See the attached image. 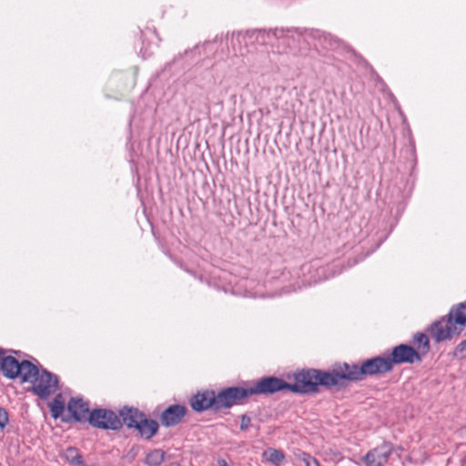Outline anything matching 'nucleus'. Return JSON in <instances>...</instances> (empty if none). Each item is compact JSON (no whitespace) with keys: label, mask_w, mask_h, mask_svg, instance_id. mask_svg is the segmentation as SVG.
I'll return each mask as SVG.
<instances>
[{"label":"nucleus","mask_w":466,"mask_h":466,"mask_svg":"<svg viewBox=\"0 0 466 466\" xmlns=\"http://www.w3.org/2000/svg\"><path fill=\"white\" fill-rule=\"evenodd\" d=\"M8 413L5 409L0 408V428L3 430L8 423Z\"/></svg>","instance_id":"5701e85b"},{"label":"nucleus","mask_w":466,"mask_h":466,"mask_svg":"<svg viewBox=\"0 0 466 466\" xmlns=\"http://www.w3.org/2000/svg\"><path fill=\"white\" fill-rule=\"evenodd\" d=\"M168 466H181V465L177 462H172Z\"/></svg>","instance_id":"a878e982"},{"label":"nucleus","mask_w":466,"mask_h":466,"mask_svg":"<svg viewBox=\"0 0 466 466\" xmlns=\"http://www.w3.org/2000/svg\"><path fill=\"white\" fill-rule=\"evenodd\" d=\"M414 341L418 345L419 348H421L424 352L429 350V339L427 335L423 333H418L414 336Z\"/></svg>","instance_id":"aec40b11"},{"label":"nucleus","mask_w":466,"mask_h":466,"mask_svg":"<svg viewBox=\"0 0 466 466\" xmlns=\"http://www.w3.org/2000/svg\"><path fill=\"white\" fill-rule=\"evenodd\" d=\"M123 422L128 428H136L139 421L145 417L143 413L137 409H123L120 411Z\"/></svg>","instance_id":"2eb2a0df"},{"label":"nucleus","mask_w":466,"mask_h":466,"mask_svg":"<svg viewBox=\"0 0 466 466\" xmlns=\"http://www.w3.org/2000/svg\"><path fill=\"white\" fill-rule=\"evenodd\" d=\"M64 455L67 461L76 465H83V461L77 449L69 447L65 451Z\"/></svg>","instance_id":"6ab92c4d"},{"label":"nucleus","mask_w":466,"mask_h":466,"mask_svg":"<svg viewBox=\"0 0 466 466\" xmlns=\"http://www.w3.org/2000/svg\"><path fill=\"white\" fill-rule=\"evenodd\" d=\"M249 394H272L283 390H289V383L275 377H266L248 387Z\"/></svg>","instance_id":"6e6552de"},{"label":"nucleus","mask_w":466,"mask_h":466,"mask_svg":"<svg viewBox=\"0 0 466 466\" xmlns=\"http://www.w3.org/2000/svg\"><path fill=\"white\" fill-rule=\"evenodd\" d=\"M186 414V408L182 405L175 404L167 408L160 416L161 423L166 427H171L178 424Z\"/></svg>","instance_id":"9b49d317"},{"label":"nucleus","mask_w":466,"mask_h":466,"mask_svg":"<svg viewBox=\"0 0 466 466\" xmlns=\"http://www.w3.org/2000/svg\"><path fill=\"white\" fill-rule=\"evenodd\" d=\"M34 370V364L28 360H18L12 356H4V351L0 350V371L9 379L20 378L22 382L29 380L31 372Z\"/></svg>","instance_id":"39448f33"},{"label":"nucleus","mask_w":466,"mask_h":466,"mask_svg":"<svg viewBox=\"0 0 466 466\" xmlns=\"http://www.w3.org/2000/svg\"><path fill=\"white\" fill-rule=\"evenodd\" d=\"M50 411L55 419L60 417L65 410V401L61 394L56 396L53 401L49 404Z\"/></svg>","instance_id":"a211bd4d"},{"label":"nucleus","mask_w":466,"mask_h":466,"mask_svg":"<svg viewBox=\"0 0 466 466\" xmlns=\"http://www.w3.org/2000/svg\"><path fill=\"white\" fill-rule=\"evenodd\" d=\"M0 466H2V464L0 463Z\"/></svg>","instance_id":"bb28decb"},{"label":"nucleus","mask_w":466,"mask_h":466,"mask_svg":"<svg viewBox=\"0 0 466 466\" xmlns=\"http://www.w3.org/2000/svg\"><path fill=\"white\" fill-rule=\"evenodd\" d=\"M299 458L305 463L306 466H320L318 460L310 456L309 453L302 452Z\"/></svg>","instance_id":"412c9836"},{"label":"nucleus","mask_w":466,"mask_h":466,"mask_svg":"<svg viewBox=\"0 0 466 466\" xmlns=\"http://www.w3.org/2000/svg\"><path fill=\"white\" fill-rule=\"evenodd\" d=\"M454 355L461 359L466 357V339L458 344L455 349Z\"/></svg>","instance_id":"4be33fe9"},{"label":"nucleus","mask_w":466,"mask_h":466,"mask_svg":"<svg viewBox=\"0 0 466 466\" xmlns=\"http://www.w3.org/2000/svg\"><path fill=\"white\" fill-rule=\"evenodd\" d=\"M218 466H229L226 460L224 459H218Z\"/></svg>","instance_id":"393cba45"},{"label":"nucleus","mask_w":466,"mask_h":466,"mask_svg":"<svg viewBox=\"0 0 466 466\" xmlns=\"http://www.w3.org/2000/svg\"><path fill=\"white\" fill-rule=\"evenodd\" d=\"M88 420L94 427L101 429L117 430L122 426V420L115 412L103 409L91 411Z\"/></svg>","instance_id":"423d86ee"},{"label":"nucleus","mask_w":466,"mask_h":466,"mask_svg":"<svg viewBox=\"0 0 466 466\" xmlns=\"http://www.w3.org/2000/svg\"><path fill=\"white\" fill-rule=\"evenodd\" d=\"M420 360L421 358L418 351L406 344H400L394 347L391 352V358H390L391 369L394 364L414 363Z\"/></svg>","instance_id":"9d476101"},{"label":"nucleus","mask_w":466,"mask_h":466,"mask_svg":"<svg viewBox=\"0 0 466 466\" xmlns=\"http://www.w3.org/2000/svg\"><path fill=\"white\" fill-rule=\"evenodd\" d=\"M30 377L29 380H25L24 382L31 383L32 392L43 400L55 394L58 390L57 376L46 370H40L35 364Z\"/></svg>","instance_id":"20e7f679"},{"label":"nucleus","mask_w":466,"mask_h":466,"mask_svg":"<svg viewBox=\"0 0 466 466\" xmlns=\"http://www.w3.org/2000/svg\"><path fill=\"white\" fill-rule=\"evenodd\" d=\"M339 369L341 380H361L366 376L383 374L392 370L389 357H376L367 360L360 367L344 363L339 365Z\"/></svg>","instance_id":"7ed1b4c3"},{"label":"nucleus","mask_w":466,"mask_h":466,"mask_svg":"<svg viewBox=\"0 0 466 466\" xmlns=\"http://www.w3.org/2000/svg\"><path fill=\"white\" fill-rule=\"evenodd\" d=\"M136 429H137L143 438L149 440L157 432L158 424L156 420H148L144 417L137 425Z\"/></svg>","instance_id":"4468645a"},{"label":"nucleus","mask_w":466,"mask_h":466,"mask_svg":"<svg viewBox=\"0 0 466 466\" xmlns=\"http://www.w3.org/2000/svg\"><path fill=\"white\" fill-rule=\"evenodd\" d=\"M393 446L389 442H384L380 446L370 450L362 458L365 466H384L392 454Z\"/></svg>","instance_id":"1a4fd4ad"},{"label":"nucleus","mask_w":466,"mask_h":466,"mask_svg":"<svg viewBox=\"0 0 466 466\" xmlns=\"http://www.w3.org/2000/svg\"><path fill=\"white\" fill-rule=\"evenodd\" d=\"M294 382L289 383V390L293 392L311 393L318 390L319 385L330 387L341 381L339 366L333 372H322L317 370H301L293 375Z\"/></svg>","instance_id":"f257e3e1"},{"label":"nucleus","mask_w":466,"mask_h":466,"mask_svg":"<svg viewBox=\"0 0 466 466\" xmlns=\"http://www.w3.org/2000/svg\"><path fill=\"white\" fill-rule=\"evenodd\" d=\"M262 457L265 461L270 462L274 466L281 465L285 460L284 453L281 451L273 448L267 449L263 452Z\"/></svg>","instance_id":"dca6fc26"},{"label":"nucleus","mask_w":466,"mask_h":466,"mask_svg":"<svg viewBox=\"0 0 466 466\" xmlns=\"http://www.w3.org/2000/svg\"><path fill=\"white\" fill-rule=\"evenodd\" d=\"M214 406L217 409V400L214 391H205L196 394L191 400L194 410L202 411Z\"/></svg>","instance_id":"f8f14e48"},{"label":"nucleus","mask_w":466,"mask_h":466,"mask_svg":"<svg viewBox=\"0 0 466 466\" xmlns=\"http://www.w3.org/2000/svg\"><path fill=\"white\" fill-rule=\"evenodd\" d=\"M67 410L72 417L77 420H85L89 417V407L82 399H71L67 404Z\"/></svg>","instance_id":"ddd939ff"},{"label":"nucleus","mask_w":466,"mask_h":466,"mask_svg":"<svg viewBox=\"0 0 466 466\" xmlns=\"http://www.w3.org/2000/svg\"><path fill=\"white\" fill-rule=\"evenodd\" d=\"M248 396H250L248 388H228L216 395L217 409L229 408L239 404L242 400Z\"/></svg>","instance_id":"0eeeda50"},{"label":"nucleus","mask_w":466,"mask_h":466,"mask_svg":"<svg viewBox=\"0 0 466 466\" xmlns=\"http://www.w3.org/2000/svg\"><path fill=\"white\" fill-rule=\"evenodd\" d=\"M166 453L161 449L150 451L145 458V463L147 466H160L165 461Z\"/></svg>","instance_id":"f3484780"},{"label":"nucleus","mask_w":466,"mask_h":466,"mask_svg":"<svg viewBox=\"0 0 466 466\" xmlns=\"http://www.w3.org/2000/svg\"><path fill=\"white\" fill-rule=\"evenodd\" d=\"M250 418L247 415L241 416V423H240V429L242 431H247L250 425Z\"/></svg>","instance_id":"b1692460"},{"label":"nucleus","mask_w":466,"mask_h":466,"mask_svg":"<svg viewBox=\"0 0 466 466\" xmlns=\"http://www.w3.org/2000/svg\"><path fill=\"white\" fill-rule=\"evenodd\" d=\"M466 304L451 309L449 314L431 324L430 335L436 342L451 339L459 336L466 326Z\"/></svg>","instance_id":"f03ea898"}]
</instances>
